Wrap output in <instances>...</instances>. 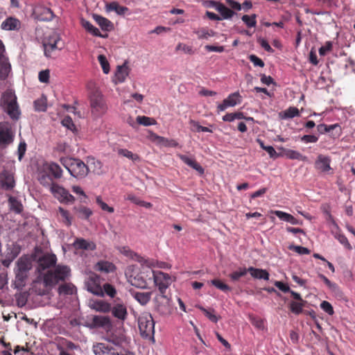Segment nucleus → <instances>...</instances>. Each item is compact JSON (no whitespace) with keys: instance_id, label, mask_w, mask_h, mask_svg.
<instances>
[{"instance_id":"obj_46","label":"nucleus","mask_w":355,"mask_h":355,"mask_svg":"<svg viewBox=\"0 0 355 355\" xmlns=\"http://www.w3.org/2000/svg\"><path fill=\"white\" fill-rule=\"evenodd\" d=\"M257 15L253 14L250 16L244 15L241 19L248 28L255 27L257 25Z\"/></svg>"},{"instance_id":"obj_62","label":"nucleus","mask_w":355,"mask_h":355,"mask_svg":"<svg viewBox=\"0 0 355 355\" xmlns=\"http://www.w3.org/2000/svg\"><path fill=\"white\" fill-rule=\"evenodd\" d=\"M59 211L60 213V215L62 216V218H63L64 220V223L67 225V226H69L71 224V218H70V216H69V213L68 211L64 209L62 207H60L59 208Z\"/></svg>"},{"instance_id":"obj_28","label":"nucleus","mask_w":355,"mask_h":355,"mask_svg":"<svg viewBox=\"0 0 355 355\" xmlns=\"http://www.w3.org/2000/svg\"><path fill=\"white\" fill-rule=\"evenodd\" d=\"M107 11H114L119 15H124L128 10V8L120 6L116 1H112L106 5Z\"/></svg>"},{"instance_id":"obj_7","label":"nucleus","mask_w":355,"mask_h":355,"mask_svg":"<svg viewBox=\"0 0 355 355\" xmlns=\"http://www.w3.org/2000/svg\"><path fill=\"white\" fill-rule=\"evenodd\" d=\"M138 325L140 334L143 337L148 338L154 335L155 322L150 313L144 312L139 315Z\"/></svg>"},{"instance_id":"obj_38","label":"nucleus","mask_w":355,"mask_h":355,"mask_svg":"<svg viewBox=\"0 0 355 355\" xmlns=\"http://www.w3.org/2000/svg\"><path fill=\"white\" fill-rule=\"evenodd\" d=\"M10 209L17 214H19L23 211V206L20 201L16 198L10 196L8 199Z\"/></svg>"},{"instance_id":"obj_41","label":"nucleus","mask_w":355,"mask_h":355,"mask_svg":"<svg viewBox=\"0 0 355 355\" xmlns=\"http://www.w3.org/2000/svg\"><path fill=\"white\" fill-rule=\"evenodd\" d=\"M75 209L78 213V217L82 219H88L93 214L92 211L89 208L85 206H80L75 208Z\"/></svg>"},{"instance_id":"obj_36","label":"nucleus","mask_w":355,"mask_h":355,"mask_svg":"<svg viewBox=\"0 0 355 355\" xmlns=\"http://www.w3.org/2000/svg\"><path fill=\"white\" fill-rule=\"evenodd\" d=\"M38 180L43 186L49 187L50 188L53 184H57L53 182V178L48 173L43 172V171L39 174Z\"/></svg>"},{"instance_id":"obj_8","label":"nucleus","mask_w":355,"mask_h":355,"mask_svg":"<svg viewBox=\"0 0 355 355\" xmlns=\"http://www.w3.org/2000/svg\"><path fill=\"white\" fill-rule=\"evenodd\" d=\"M57 260V257L54 254H43L37 260V272L44 277L46 272L52 270L56 266Z\"/></svg>"},{"instance_id":"obj_53","label":"nucleus","mask_w":355,"mask_h":355,"mask_svg":"<svg viewBox=\"0 0 355 355\" xmlns=\"http://www.w3.org/2000/svg\"><path fill=\"white\" fill-rule=\"evenodd\" d=\"M336 239L348 250H352V248L348 241L347 238L343 234H337Z\"/></svg>"},{"instance_id":"obj_15","label":"nucleus","mask_w":355,"mask_h":355,"mask_svg":"<svg viewBox=\"0 0 355 355\" xmlns=\"http://www.w3.org/2000/svg\"><path fill=\"white\" fill-rule=\"evenodd\" d=\"M112 315L122 321H124L128 316V311L126 306L122 302L114 300L113 305H111V310Z\"/></svg>"},{"instance_id":"obj_60","label":"nucleus","mask_w":355,"mask_h":355,"mask_svg":"<svg viewBox=\"0 0 355 355\" xmlns=\"http://www.w3.org/2000/svg\"><path fill=\"white\" fill-rule=\"evenodd\" d=\"M175 49H176V51H182L184 53L190 54V55L193 53V49L191 46H188L185 44H182V43H179L177 45Z\"/></svg>"},{"instance_id":"obj_12","label":"nucleus","mask_w":355,"mask_h":355,"mask_svg":"<svg viewBox=\"0 0 355 355\" xmlns=\"http://www.w3.org/2000/svg\"><path fill=\"white\" fill-rule=\"evenodd\" d=\"M155 310L162 315H166L170 312L169 299L166 297L165 293H160L157 295L154 299Z\"/></svg>"},{"instance_id":"obj_23","label":"nucleus","mask_w":355,"mask_h":355,"mask_svg":"<svg viewBox=\"0 0 355 355\" xmlns=\"http://www.w3.org/2000/svg\"><path fill=\"white\" fill-rule=\"evenodd\" d=\"M73 247L76 250H94L96 245L93 241H89L82 238H77L73 244Z\"/></svg>"},{"instance_id":"obj_42","label":"nucleus","mask_w":355,"mask_h":355,"mask_svg":"<svg viewBox=\"0 0 355 355\" xmlns=\"http://www.w3.org/2000/svg\"><path fill=\"white\" fill-rule=\"evenodd\" d=\"M282 115V113H280ZM300 116V111L295 107H290L282 113V119H292Z\"/></svg>"},{"instance_id":"obj_52","label":"nucleus","mask_w":355,"mask_h":355,"mask_svg":"<svg viewBox=\"0 0 355 355\" xmlns=\"http://www.w3.org/2000/svg\"><path fill=\"white\" fill-rule=\"evenodd\" d=\"M96 202L103 211H107L109 213H113L114 211L113 207L108 206L105 202L103 201L101 196L96 197Z\"/></svg>"},{"instance_id":"obj_11","label":"nucleus","mask_w":355,"mask_h":355,"mask_svg":"<svg viewBox=\"0 0 355 355\" xmlns=\"http://www.w3.org/2000/svg\"><path fill=\"white\" fill-rule=\"evenodd\" d=\"M51 192L62 203H73L75 201V198L69 193V191L58 184H53Z\"/></svg>"},{"instance_id":"obj_24","label":"nucleus","mask_w":355,"mask_h":355,"mask_svg":"<svg viewBox=\"0 0 355 355\" xmlns=\"http://www.w3.org/2000/svg\"><path fill=\"white\" fill-rule=\"evenodd\" d=\"M82 26L90 34L94 36L99 37L102 38H107L108 37L107 34H102L100 31L92 25L89 21L83 19L82 20Z\"/></svg>"},{"instance_id":"obj_6","label":"nucleus","mask_w":355,"mask_h":355,"mask_svg":"<svg viewBox=\"0 0 355 355\" xmlns=\"http://www.w3.org/2000/svg\"><path fill=\"white\" fill-rule=\"evenodd\" d=\"M91 114L95 119L102 117L107 111V105L105 100L98 91L94 92L89 99Z\"/></svg>"},{"instance_id":"obj_43","label":"nucleus","mask_w":355,"mask_h":355,"mask_svg":"<svg viewBox=\"0 0 355 355\" xmlns=\"http://www.w3.org/2000/svg\"><path fill=\"white\" fill-rule=\"evenodd\" d=\"M248 272V268H239L238 270L234 271L229 275L230 279L233 282L238 281L241 277L245 276Z\"/></svg>"},{"instance_id":"obj_3","label":"nucleus","mask_w":355,"mask_h":355,"mask_svg":"<svg viewBox=\"0 0 355 355\" xmlns=\"http://www.w3.org/2000/svg\"><path fill=\"white\" fill-rule=\"evenodd\" d=\"M60 161L69 173L76 179L85 178L89 171L88 166L80 159L61 157Z\"/></svg>"},{"instance_id":"obj_17","label":"nucleus","mask_w":355,"mask_h":355,"mask_svg":"<svg viewBox=\"0 0 355 355\" xmlns=\"http://www.w3.org/2000/svg\"><path fill=\"white\" fill-rule=\"evenodd\" d=\"M43 172L48 173L54 179H60L62 176V169L55 162H46L42 166Z\"/></svg>"},{"instance_id":"obj_1","label":"nucleus","mask_w":355,"mask_h":355,"mask_svg":"<svg viewBox=\"0 0 355 355\" xmlns=\"http://www.w3.org/2000/svg\"><path fill=\"white\" fill-rule=\"evenodd\" d=\"M153 261L145 260L141 264V269L139 272L130 277V282L135 287L146 288L147 285L151 282L154 277Z\"/></svg>"},{"instance_id":"obj_51","label":"nucleus","mask_w":355,"mask_h":355,"mask_svg":"<svg viewBox=\"0 0 355 355\" xmlns=\"http://www.w3.org/2000/svg\"><path fill=\"white\" fill-rule=\"evenodd\" d=\"M98 60L102 67V69L105 73L110 72V64L107 62L106 57L104 55H99L98 56Z\"/></svg>"},{"instance_id":"obj_27","label":"nucleus","mask_w":355,"mask_h":355,"mask_svg":"<svg viewBox=\"0 0 355 355\" xmlns=\"http://www.w3.org/2000/svg\"><path fill=\"white\" fill-rule=\"evenodd\" d=\"M20 25L19 20L16 18L9 17L1 24V28L7 31L18 30L20 28Z\"/></svg>"},{"instance_id":"obj_31","label":"nucleus","mask_w":355,"mask_h":355,"mask_svg":"<svg viewBox=\"0 0 355 355\" xmlns=\"http://www.w3.org/2000/svg\"><path fill=\"white\" fill-rule=\"evenodd\" d=\"M92 308L96 310L97 311L108 313L111 310V304L104 300H98L94 302L92 304Z\"/></svg>"},{"instance_id":"obj_22","label":"nucleus","mask_w":355,"mask_h":355,"mask_svg":"<svg viewBox=\"0 0 355 355\" xmlns=\"http://www.w3.org/2000/svg\"><path fill=\"white\" fill-rule=\"evenodd\" d=\"M93 19L101 27L102 31L110 32L114 29L113 23L108 19L97 14L93 15Z\"/></svg>"},{"instance_id":"obj_30","label":"nucleus","mask_w":355,"mask_h":355,"mask_svg":"<svg viewBox=\"0 0 355 355\" xmlns=\"http://www.w3.org/2000/svg\"><path fill=\"white\" fill-rule=\"evenodd\" d=\"M129 71H130V69H129L126 62H125L121 66H119L117 68L116 74H115L116 79L117 80V81L119 83L124 82L125 80L126 79V77L129 74Z\"/></svg>"},{"instance_id":"obj_54","label":"nucleus","mask_w":355,"mask_h":355,"mask_svg":"<svg viewBox=\"0 0 355 355\" xmlns=\"http://www.w3.org/2000/svg\"><path fill=\"white\" fill-rule=\"evenodd\" d=\"M34 106L37 111H45L46 109V99L42 98L35 101Z\"/></svg>"},{"instance_id":"obj_58","label":"nucleus","mask_w":355,"mask_h":355,"mask_svg":"<svg viewBox=\"0 0 355 355\" xmlns=\"http://www.w3.org/2000/svg\"><path fill=\"white\" fill-rule=\"evenodd\" d=\"M320 308L327 313L330 315H332L334 313L333 306L331 304L327 301H323L320 304Z\"/></svg>"},{"instance_id":"obj_45","label":"nucleus","mask_w":355,"mask_h":355,"mask_svg":"<svg viewBox=\"0 0 355 355\" xmlns=\"http://www.w3.org/2000/svg\"><path fill=\"white\" fill-rule=\"evenodd\" d=\"M137 122L144 126H149L157 123L155 119L146 116H138L137 117Z\"/></svg>"},{"instance_id":"obj_26","label":"nucleus","mask_w":355,"mask_h":355,"mask_svg":"<svg viewBox=\"0 0 355 355\" xmlns=\"http://www.w3.org/2000/svg\"><path fill=\"white\" fill-rule=\"evenodd\" d=\"M279 149L282 150V155L288 159L302 160V161H304L306 159V157L302 155L298 151L291 150V149H287V148H280Z\"/></svg>"},{"instance_id":"obj_5","label":"nucleus","mask_w":355,"mask_h":355,"mask_svg":"<svg viewBox=\"0 0 355 355\" xmlns=\"http://www.w3.org/2000/svg\"><path fill=\"white\" fill-rule=\"evenodd\" d=\"M1 105L12 119H18L21 114L14 92L8 89L1 98Z\"/></svg>"},{"instance_id":"obj_20","label":"nucleus","mask_w":355,"mask_h":355,"mask_svg":"<svg viewBox=\"0 0 355 355\" xmlns=\"http://www.w3.org/2000/svg\"><path fill=\"white\" fill-rule=\"evenodd\" d=\"M1 187L6 190H11L15 187L13 175L8 171H3L0 176Z\"/></svg>"},{"instance_id":"obj_35","label":"nucleus","mask_w":355,"mask_h":355,"mask_svg":"<svg viewBox=\"0 0 355 355\" xmlns=\"http://www.w3.org/2000/svg\"><path fill=\"white\" fill-rule=\"evenodd\" d=\"M218 8V9L217 11L220 14L221 19H231L235 15V12L232 10L225 6L222 3H220V5H219V7Z\"/></svg>"},{"instance_id":"obj_64","label":"nucleus","mask_w":355,"mask_h":355,"mask_svg":"<svg viewBox=\"0 0 355 355\" xmlns=\"http://www.w3.org/2000/svg\"><path fill=\"white\" fill-rule=\"evenodd\" d=\"M11 69L10 64H4L0 67V79H6Z\"/></svg>"},{"instance_id":"obj_18","label":"nucleus","mask_w":355,"mask_h":355,"mask_svg":"<svg viewBox=\"0 0 355 355\" xmlns=\"http://www.w3.org/2000/svg\"><path fill=\"white\" fill-rule=\"evenodd\" d=\"M12 141L11 128L8 123H0V146Z\"/></svg>"},{"instance_id":"obj_29","label":"nucleus","mask_w":355,"mask_h":355,"mask_svg":"<svg viewBox=\"0 0 355 355\" xmlns=\"http://www.w3.org/2000/svg\"><path fill=\"white\" fill-rule=\"evenodd\" d=\"M152 292H135L132 293L133 297L141 304H147L151 299Z\"/></svg>"},{"instance_id":"obj_48","label":"nucleus","mask_w":355,"mask_h":355,"mask_svg":"<svg viewBox=\"0 0 355 355\" xmlns=\"http://www.w3.org/2000/svg\"><path fill=\"white\" fill-rule=\"evenodd\" d=\"M319 278L324 282L328 288L334 292L340 291L339 286L337 284L331 282L326 276L322 274H319Z\"/></svg>"},{"instance_id":"obj_9","label":"nucleus","mask_w":355,"mask_h":355,"mask_svg":"<svg viewBox=\"0 0 355 355\" xmlns=\"http://www.w3.org/2000/svg\"><path fill=\"white\" fill-rule=\"evenodd\" d=\"M87 290L97 296H103L102 286H101V277L95 274L91 273L85 280Z\"/></svg>"},{"instance_id":"obj_44","label":"nucleus","mask_w":355,"mask_h":355,"mask_svg":"<svg viewBox=\"0 0 355 355\" xmlns=\"http://www.w3.org/2000/svg\"><path fill=\"white\" fill-rule=\"evenodd\" d=\"M157 142L166 147H176L178 146V143L174 139H168L167 138L157 136Z\"/></svg>"},{"instance_id":"obj_25","label":"nucleus","mask_w":355,"mask_h":355,"mask_svg":"<svg viewBox=\"0 0 355 355\" xmlns=\"http://www.w3.org/2000/svg\"><path fill=\"white\" fill-rule=\"evenodd\" d=\"M248 272L254 278L259 279L268 280L270 275L266 270L256 268L254 267H249L248 268Z\"/></svg>"},{"instance_id":"obj_57","label":"nucleus","mask_w":355,"mask_h":355,"mask_svg":"<svg viewBox=\"0 0 355 355\" xmlns=\"http://www.w3.org/2000/svg\"><path fill=\"white\" fill-rule=\"evenodd\" d=\"M61 123L63 126L66 127L67 129L70 130H73L76 128L72 119L69 116H65L62 120Z\"/></svg>"},{"instance_id":"obj_63","label":"nucleus","mask_w":355,"mask_h":355,"mask_svg":"<svg viewBox=\"0 0 355 355\" xmlns=\"http://www.w3.org/2000/svg\"><path fill=\"white\" fill-rule=\"evenodd\" d=\"M248 58L255 67H263L265 65L263 61L255 55H250Z\"/></svg>"},{"instance_id":"obj_56","label":"nucleus","mask_w":355,"mask_h":355,"mask_svg":"<svg viewBox=\"0 0 355 355\" xmlns=\"http://www.w3.org/2000/svg\"><path fill=\"white\" fill-rule=\"evenodd\" d=\"M289 249L295 251L299 254H309L311 252L310 250H309L307 248L300 245H291Z\"/></svg>"},{"instance_id":"obj_59","label":"nucleus","mask_w":355,"mask_h":355,"mask_svg":"<svg viewBox=\"0 0 355 355\" xmlns=\"http://www.w3.org/2000/svg\"><path fill=\"white\" fill-rule=\"evenodd\" d=\"M50 71L49 69L41 71L39 73L38 78L41 83H47L49 81Z\"/></svg>"},{"instance_id":"obj_37","label":"nucleus","mask_w":355,"mask_h":355,"mask_svg":"<svg viewBox=\"0 0 355 355\" xmlns=\"http://www.w3.org/2000/svg\"><path fill=\"white\" fill-rule=\"evenodd\" d=\"M224 100L229 107H234L236 105L241 103V96L239 92H234L230 94L227 98Z\"/></svg>"},{"instance_id":"obj_4","label":"nucleus","mask_w":355,"mask_h":355,"mask_svg":"<svg viewBox=\"0 0 355 355\" xmlns=\"http://www.w3.org/2000/svg\"><path fill=\"white\" fill-rule=\"evenodd\" d=\"M16 265L15 284L17 288H21L25 286L28 272L33 267L32 260L28 256H22L17 260Z\"/></svg>"},{"instance_id":"obj_55","label":"nucleus","mask_w":355,"mask_h":355,"mask_svg":"<svg viewBox=\"0 0 355 355\" xmlns=\"http://www.w3.org/2000/svg\"><path fill=\"white\" fill-rule=\"evenodd\" d=\"M5 47L2 41L0 40V67L4 64H10L8 59L4 55Z\"/></svg>"},{"instance_id":"obj_19","label":"nucleus","mask_w":355,"mask_h":355,"mask_svg":"<svg viewBox=\"0 0 355 355\" xmlns=\"http://www.w3.org/2000/svg\"><path fill=\"white\" fill-rule=\"evenodd\" d=\"M331 158L328 156L319 155L315 162V168L321 173H327L331 170Z\"/></svg>"},{"instance_id":"obj_47","label":"nucleus","mask_w":355,"mask_h":355,"mask_svg":"<svg viewBox=\"0 0 355 355\" xmlns=\"http://www.w3.org/2000/svg\"><path fill=\"white\" fill-rule=\"evenodd\" d=\"M210 283L216 287L218 289L227 293L232 290L231 287H230L227 284L223 283L220 279H214L211 280Z\"/></svg>"},{"instance_id":"obj_13","label":"nucleus","mask_w":355,"mask_h":355,"mask_svg":"<svg viewBox=\"0 0 355 355\" xmlns=\"http://www.w3.org/2000/svg\"><path fill=\"white\" fill-rule=\"evenodd\" d=\"M33 15L37 20L44 21H51L55 17V15L51 9L42 5L35 7Z\"/></svg>"},{"instance_id":"obj_21","label":"nucleus","mask_w":355,"mask_h":355,"mask_svg":"<svg viewBox=\"0 0 355 355\" xmlns=\"http://www.w3.org/2000/svg\"><path fill=\"white\" fill-rule=\"evenodd\" d=\"M177 156L187 165L196 170L200 175L205 173L202 166L193 157H189L185 155L178 154Z\"/></svg>"},{"instance_id":"obj_10","label":"nucleus","mask_w":355,"mask_h":355,"mask_svg":"<svg viewBox=\"0 0 355 355\" xmlns=\"http://www.w3.org/2000/svg\"><path fill=\"white\" fill-rule=\"evenodd\" d=\"M153 280L160 293H166V289L172 282L171 277L162 271H155Z\"/></svg>"},{"instance_id":"obj_14","label":"nucleus","mask_w":355,"mask_h":355,"mask_svg":"<svg viewBox=\"0 0 355 355\" xmlns=\"http://www.w3.org/2000/svg\"><path fill=\"white\" fill-rule=\"evenodd\" d=\"M95 355H119L116 349L110 344L98 343L93 345Z\"/></svg>"},{"instance_id":"obj_49","label":"nucleus","mask_w":355,"mask_h":355,"mask_svg":"<svg viewBox=\"0 0 355 355\" xmlns=\"http://www.w3.org/2000/svg\"><path fill=\"white\" fill-rule=\"evenodd\" d=\"M93 322L97 327H105L110 324V320L106 316H95L93 319Z\"/></svg>"},{"instance_id":"obj_33","label":"nucleus","mask_w":355,"mask_h":355,"mask_svg":"<svg viewBox=\"0 0 355 355\" xmlns=\"http://www.w3.org/2000/svg\"><path fill=\"white\" fill-rule=\"evenodd\" d=\"M76 292V286L71 283H64L58 287L60 295H73Z\"/></svg>"},{"instance_id":"obj_50","label":"nucleus","mask_w":355,"mask_h":355,"mask_svg":"<svg viewBox=\"0 0 355 355\" xmlns=\"http://www.w3.org/2000/svg\"><path fill=\"white\" fill-rule=\"evenodd\" d=\"M103 295L105 293L110 297H114L116 294V288L112 284L105 283L102 286Z\"/></svg>"},{"instance_id":"obj_34","label":"nucleus","mask_w":355,"mask_h":355,"mask_svg":"<svg viewBox=\"0 0 355 355\" xmlns=\"http://www.w3.org/2000/svg\"><path fill=\"white\" fill-rule=\"evenodd\" d=\"M96 268L99 271L108 273V272H114L115 270V266L111 262L101 261H98L96 263Z\"/></svg>"},{"instance_id":"obj_2","label":"nucleus","mask_w":355,"mask_h":355,"mask_svg":"<svg viewBox=\"0 0 355 355\" xmlns=\"http://www.w3.org/2000/svg\"><path fill=\"white\" fill-rule=\"evenodd\" d=\"M70 276V268L65 265L58 264L44 274L43 282L46 286H53L60 282H65Z\"/></svg>"},{"instance_id":"obj_61","label":"nucleus","mask_w":355,"mask_h":355,"mask_svg":"<svg viewBox=\"0 0 355 355\" xmlns=\"http://www.w3.org/2000/svg\"><path fill=\"white\" fill-rule=\"evenodd\" d=\"M190 123L192 125V126L193 128H196L197 132H212V130L210 128H209L207 127L202 126L197 121L191 120L190 121Z\"/></svg>"},{"instance_id":"obj_16","label":"nucleus","mask_w":355,"mask_h":355,"mask_svg":"<svg viewBox=\"0 0 355 355\" xmlns=\"http://www.w3.org/2000/svg\"><path fill=\"white\" fill-rule=\"evenodd\" d=\"M60 37L57 34H53L49 37L48 42L44 43V55L48 57H51V53L56 49H62V46H60Z\"/></svg>"},{"instance_id":"obj_39","label":"nucleus","mask_w":355,"mask_h":355,"mask_svg":"<svg viewBox=\"0 0 355 355\" xmlns=\"http://www.w3.org/2000/svg\"><path fill=\"white\" fill-rule=\"evenodd\" d=\"M194 33L197 35L198 38L200 40L207 39L209 37H213L215 35V32L214 31L205 27L197 31H194Z\"/></svg>"},{"instance_id":"obj_32","label":"nucleus","mask_w":355,"mask_h":355,"mask_svg":"<svg viewBox=\"0 0 355 355\" xmlns=\"http://www.w3.org/2000/svg\"><path fill=\"white\" fill-rule=\"evenodd\" d=\"M306 301L303 300L302 301H291L289 303V309L290 311L295 314V315H300L303 312V308L306 304Z\"/></svg>"},{"instance_id":"obj_40","label":"nucleus","mask_w":355,"mask_h":355,"mask_svg":"<svg viewBox=\"0 0 355 355\" xmlns=\"http://www.w3.org/2000/svg\"><path fill=\"white\" fill-rule=\"evenodd\" d=\"M118 154L125 157L135 162L140 161V157L137 154L133 153L128 149L120 148L118 150Z\"/></svg>"}]
</instances>
